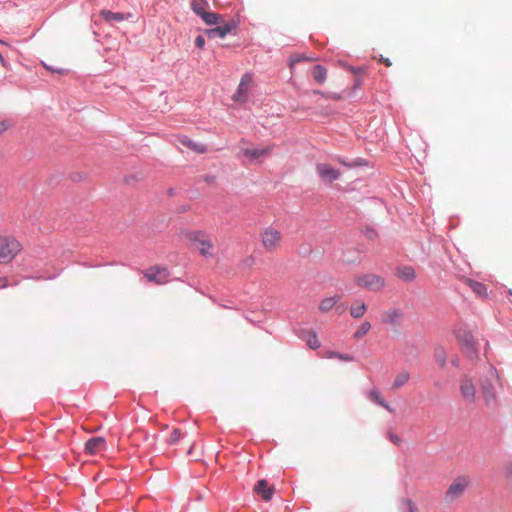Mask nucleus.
<instances>
[{
  "instance_id": "nucleus-5",
  "label": "nucleus",
  "mask_w": 512,
  "mask_h": 512,
  "mask_svg": "<svg viewBox=\"0 0 512 512\" xmlns=\"http://www.w3.org/2000/svg\"><path fill=\"white\" fill-rule=\"evenodd\" d=\"M459 391L462 399L473 404L477 399V390L472 377L468 374H463L459 379Z\"/></svg>"
},
{
  "instance_id": "nucleus-41",
  "label": "nucleus",
  "mask_w": 512,
  "mask_h": 512,
  "mask_svg": "<svg viewBox=\"0 0 512 512\" xmlns=\"http://www.w3.org/2000/svg\"><path fill=\"white\" fill-rule=\"evenodd\" d=\"M58 73H64V70L60 69V70H57Z\"/></svg>"
},
{
  "instance_id": "nucleus-4",
  "label": "nucleus",
  "mask_w": 512,
  "mask_h": 512,
  "mask_svg": "<svg viewBox=\"0 0 512 512\" xmlns=\"http://www.w3.org/2000/svg\"><path fill=\"white\" fill-rule=\"evenodd\" d=\"M470 484V479L468 476H458L453 480V482L449 485L444 499L447 503H452L459 497H461L467 487Z\"/></svg>"
},
{
  "instance_id": "nucleus-6",
  "label": "nucleus",
  "mask_w": 512,
  "mask_h": 512,
  "mask_svg": "<svg viewBox=\"0 0 512 512\" xmlns=\"http://www.w3.org/2000/svg\"><path fill=\"white\" fill-rule=\"evenodd\" d=\"M355 283L361 288H365L370 291H380L385 285V279L377 274L369 273L355 278Z\"/></svg>"
},
{
  "instance_id": "nucleus-23",
  "label": "nucleus",
  "mask_w": 512,
  "mask_h": 512,
  "mask_svg": "<svg viewBox=\"0 0 512 512\" xmlns=\"http://www.w3.org/2000/svg\"><path fill=\"white\" fill-rule=\"evenodd\" d=\"M207 6V2L205 0H193L191 2V8L195 14L201 17L205 12V7Z\"/></svg>"
},
{
  "instance_id": "nucleus-30",
  "label": "nucleus",
  "mask_w": 512,
  "mask_h": 512,
  "mask_svg": "<svg viewBox=\"0 0 512 512\" xmlns=\"http://www.w3.org/2000/svg\"><path fill=\"white\" fill-rule=\"evenodd\" d=\"M325 357L328 359L336 358V359H339L341 361H346V362L352 361V359H353L349 355L339 354V353L331 352V351L326 352Z\"/></svg>"
},
{
  "instance_id": "nucleus-27",
  "label": "nucleus",
  "mask_w": 512,
  "mask_h": 512,
  "mask_svg": "<svg viewBox=\"0 0 512 512\" xmlns=\"http://www.w3.org/2000/svg\"><path fill=\"white\" fill-rule=\"evenodd\" d=\"M371 329V324L368 321H364L361 323V325L357 328V330L354 333L355 339H361L364 337Z\"/></svg>"
},
{
  "instance_id": "nucleus-20",
  "label": "nucleus",
  "mask_w": 512,
  "mask_h": 512,
  "mask_svg": "<svg viewBox=\"0 0 512 512\" xmlns=\"http://www.w3.org/2000/svg\"><path fill=\"white\" fill-rule=\"evenodd\" d=\"M100 14L104 18V20L107 21V22H112V21L120 22V21H123V20H125L127 18L125 16V14H123V13L112 12V11H109V10H103V11H101Z\"/></svg>"
},
{
  "instance_id": "nucleus-17",
  "label": "nucleus",
  "mask_w": 512,
  "mask_h": 512,
  "mask_svg": "<svg viewBox=\"0 0 512 512\" xmlns=\"http://www.w3.org/2000/svg\"><path fill=\"white\" fill-rule=\"evenodd\" d=\"M367 310L366 304L362 300L355 301L350 307V315L355 318H361Z\"/></svg>"
},
{
  "instance_id": "nucleus-24",
  "label": "nucleus",
  "mask_w": 512,
  "mask_h": 512,
  "mask_svg": "<svg viewBox=\"0 0 512 512\" xmlns=\"http://www.w3.org/2000/svg\"><path fill=\"white\" fill-rule=\"evenodd\" d=\"M468 284H469V287L473 290V292H475L477 295L482 296V297L486 296L487 288L483 283H480V282H477L474 280H469Z\"/></svg>"
},
{
  "instance_id": "nucleus-18",
  "label": "nucleus",
  "mask_w": 512,
  "mask_h": 512,
  "mask_svg": "<svg viewBox=\"0 0 512 512\" xmlns=\"http://www.w3.org/2000/svg\"><path fill=\"white\" fill-rule=\"evenodd\" d=\"M369 398L376 402L377 404H379L380 406L384 407L386 410H388L389 412L393 413L394 412V409L387 403L384 401V399L382 398L381 396V393L380 391L377 389V388H373L370 392H369Z\"/></svg>"
},
{
  "instance_id": "nucleus-35",
  "label": "nucleus",
  "mask_w": 512,
  "mask_h": 512,
  "mask_svg": "<svg viewBox=\"0 0 512 512\" xmlns=\"http://www.w3.org/2000/svg\"><path fill=\"white\" fill-rule=\"evenodd\" d=\"M406 504L408 507V512H418L416 505L411 500H407Z\"/></svg>"
},
{
  "instance_id": "nucleus-15",
  "label": "nucleus",
  "mask_w": 512,
  "mask_h": 512,
  "mask_svg": "<svg viewBox=\"0 0 512 512\" xmlns=\"http://www.w3.org/2000/svg\"><path fill=\"white\" fill-rule=\"evenodd\" d=\"M232 24H224L215 28L205 30V34L209 39L224 38L233 29Z\"/></svg>"
},
{
  "instance_id": "nucleus-37",
  "label": "nucleus",
  "mask_w": 512,
  "mask_h": 512,
  "mask_svg": "<svg viewBox=\"0 0 512 512\" xmlns=\"http://www.w3.org/2000/svg\"><path fill=\"white\" fill-rule=\"evenodd\" d=\"M9 286L8 278L5 276L0 277V289H4Z\"/></svg>"
},
{
  "instance_id": "nucleus-8",
  "label": "nucleus",
  "mask_w": 512,
  "mask_h": 512,
  "mask_svg": "<svg viewBox=\"0 0 512 512\" xmlns=\"http://www.w3.org/2000/svg\"><path fill=\"white\" fill-rule=\"evenodd\" d=\"M262 244L268 251L277 249L281 242V233L274 228H266L261 235Z\"/></svg>"
},
{
  "instance_id": "nucleus-38",
  "label": "nucleus",
  "mask_w": 512,
  "mask_h": 512,
  "mask_svg": "<svg viewBox=\"0 0 512 512\" xmlns=\"http://www.w3.org/2000/svg\"><path fill=\"white\" fill-rule=\"evenodd\" d=\"M0 62H2V63L4 62V58L1 54H0Z\"/></svg>"
},
{
  "instance_id": "nucleus-40",
  "label": "nucleus",
  "mask_w": 512,
  "mask_h": 512,
  "mask_svg": "<svg viewBox=\"0 0 512 512\" xmlns=\"http://www.w3.org/2000/svg\"><path fill=\"white\" fill-rule=\"evenodd\" d=\"M0 44L6 45V42H4L3 40L0 39Z\"/></svg>"
},
{
  "instance_id": "nucleus-9",
  "label": "nucleus",
  "mask_w": 512,
  "mask_h": 512,
  "mask_svg": "<svg viewBox=\"0 0 512 512\" xmlns=\"http://www.w3.org/2000/svg\"><path fill=\"white\" fill-rule=\"evenodd\" d=\"M144 276L149 282L161 285L168 281L169 272L165 268L151 267L144 272Z\"/></svg>"
},
{
  "instance_id": "nucleus-25",
  "label": "nucleus",
  "mask_w": 512,
  "mask_h": 512,
  "mask_svg": "<svg viewBox=\"0 0 512 512\" xmlns=\"http://www.w3.org/2000/svg\"><path fill=\"white\" fill-rule=\"evenodd\" d=\"M202 20L207 24V25H214V24H217L220 22L221 20V15L217 14V13H214V12H205L202 16H201Z\"/></svg>"
},
{
  "instance_id": "nucleus-2",
  "label": "nucleus",
  "mask_w": 512,
  "mask_h": 512,
  "mask_svg": "<svg viewBox=\"0 0 512 512\" xmlns=\"http://www.w3.org/2000/svg\"><path fill=\"white\" fill-rule=\"evenodd\" d=\"M22 249V244L15 236L0 234V265L11 264Z\"/></svg>"
},
{
  "instance_id": "nucleus-22",
  "label": "nucleus",
  "mask_w": 512,
  "mask_h": 512,
  "mask_svg": "<svg viewBox=\"0 0 512 512\" xmlns=\"http://www.w3.org/2000/svg\"><path fill=\"white\" fill-rule=\"evenodd\" d=\"M183 236L194 245H199L205 234L202 231H187L183 233Z\"/></svg>"
},
{
  "instance_id": "nucleus-1",
  "label": "nucleus",
  "mask_w": 512,
  "mask_h": 512,
  "mask_svg": "<svg viewBox=\"0 0 512 512\" xmlns=\"http://www.w3.org/2000/svg\"><path fill=\"white\" fill-rule=\"evenodd\" d=\"M479 382L485 404L487 406L496 405L497 391L501 387L497 370L492 366H488L480 376Z\"/></svg>"
},
{
  "instance_id": "nucleus-33",
  "label": "nucleus",
  "mask_w": 512,
  "mask_h": 512,
  "mask_svg": "<svg viewBox=\"0 0 512 512\" xmlns=\"http://www.w3.org/2000/svg\"><path fill=\"white\" fill-rule=\"evenodd\" d=\"M195 45H196L198 48L202 49V48L204 47V45H205V39H204V37H203V36H201V35L197 36V37H196V39H195Z\"/></svg>"
},
{
  "instance_id": "nucleus-26",
  "label": "nucleus",
  "mask_w": 512,
  "mask_h": 512,
  "mask_svg": "<svg viewBox=\"0 0 512 512\" xmlns=\"http://www.w3.org/2000/svg\"><path fill=\"white\" fill-rule=\"evenodd\" d=\"M339 172L333 169L330 165H322V178H326L330 181L337 179Z\"/></svg>"
},
{
  "instance_id": "nucleus-29",
  "label": "nucleus",
  "mask_w": 512,
  "mask_h": 512,
  "mask_svg": "<svg viewBox=\"0 0 512 512\" xmlns=\"http://www.w3.org/2000/svg\"><path fill=\"white\" fill-rule=\"evenodd\" d=\"M305 341L312 349H317L320 346V341L315 333H307Z\"/></svg>"
},
{
  "instance_id": "nucleus-39",
  "label": "nucleus",
  "mask_w": 512,
  "mask_h": 512,
  "mask_svg": "<svg viewBox=\"0 0 512 512\" xmlns=\"http://www.w3.org/2000/svg\"><path fill=\"white\" fill-rule=\"evenodd\" d=\"M192 448H193V446H191V448H190V449H189V451H188V454H189V455H190V454H191V452H192Z\"/></svg>"
},
{
  "instance_id": "nucleus-3",
  "label": "nucleus",
  "mask_w": 512,
  "mask_h": 512,
  "mask_svg": "<svg viewBox=\"0 0 512 512\" xmlns=\"http://www.w3.org/2000/svg\"><path fill=\"white\" fill-rule=\"evenodd\" d=\"M254 86L255 84L253 76L249 73L244 74L241 77L240 83L236 91L232 95L233 102L239 105H244L245 103H247Z\"/></svg>"
},
{
  "instance_id": "nucleus-11",
  "label": "nucleus",
  "mask_w": 512,
  "mask_h": 512,
  "mask_svg": "<svg viewBox=\"0 0 512 512\" xmlns=\"http://www.w3.org/2000/svg\"><path fill=\"white\" fill-rule=\"evenodd\" d=\"M178 140L183 147L195 153L202 154L207 151V146L203 142L195 140L188 135L180 134Z\"/></svg>"
},
{
  "instance_id": "nucleus-12",
  "label": "nucleus",
  "mask_w": 512,
  "mask_h": 512,
  "mask_svg": "<svg viewBox=\"0 0 512 512\" xmlns=\"http://www.w3.org/2000/svg\"><path fill=\"white\" fill-rule=\"evenodd\" d=\"M106 450V440L103 437H93L85 443V452L94 455Z\"/></svg>"
},
{
  "instance_id": "nucleus-21",
  "label": "nucleus",
  "mask_w": 512,
  "mask_h": 512,
  "mask_svg": "<svg viewBox=\"0 0 512 512\" xmlns=\"http://www.w3.org/2000/svg\"><path fill=\"white\" fill-rule=\"evenodd\" d=\"M196 247L203 256L207 257V256L212 255L211 251H212L213 245L206 235L201 240L199 245H196Z\"/></svg>"
},
{
  "instance_id": "nucleus-28",
  "label": "nucleus",
  "mask_w": 512,
  "mask_h": 512,
  "mask_svg": "<svg viewBox=\"0 0 512 512\" xmlns=\"http://www.w3.org/2000/svg\"><path fill=\"white\" fill-rule=\"evenodd\" d=\"M340 298V295H334L333 297L322 299V311L330 310Z\"/></svg>"
},
{
  "instance_id": "nucleus-32",
  "label": "nucleus",
  "mask_w": 512,
  "mask_h": 512,
  "mask_svg": "<svg viewBox=\"0 0 512 512\" xmlns=\"http://www.w3.org/2000/svg\"><path fill=\"white\" fill-rule=\"evenodd\" d=\"M181 437H182L181 430L175 428L172 430V432L169 436L168 443L171 445H174L181 439Z\"/></svg>"
},
{
  "instance_id": "nucleus-34",
  "label": "nucleus",
  "mask_w": 512,
  "mask_h": 512,
  "mask_svg": "<svg viewBox=\"0 0 512 512\" xmlns=\"http://www.w3.org/2000/svg\"><path fill=\"white\" fill-rule=\"evenodd\" d=\"M389 438H390V440H391L394 444H396V445H400V443H401V439H400V437H399V436H397L396 434H394V433H389Z\"/></svg>"
},
{
  "instance_id": "nucleus-19",
  "label": "nucleus",
  "mask_w": 512,
  "mask_h": 512,
  "mask_svg": "<svg viewBox=\"0 0 512 512\" xmlns=\"http://www.w3.org/2000/svg\"><path fill=\"white\" fill-rule=\"evenodd\" d=\"M409 379H410V373L407 370H402L401 372H399L396 375L395 380L392 385V388L394 390L399 389L400 387L405 385L409 381Z\"/></svg>"
},
{
  "instance_id": "nucleus-14",
  "label": "nucleus",
  "mask_w": 512,
  "mask_h": 512,
  "mask_svg": "<svg viewBox=\"0 0 512 512\" xmlns=\"http://www.w3.org/2000/svg\"><path fill=\"white\" fill-rule=\"evenodd\" d=\"M274 487L270 486L265 479H261L257 482V484L254 487V492L259 494L263 500L269 501L271 500L273 494H274Z\"/></svg>"
},
{
  "instance_id": "nucleus-31",
  "label": "nucleus",
  "mask_w": 512,
  "mask_h": 512,
  "mask_svg": "<svg viewBox=\"0 0 512 512\" xmlns=\"http://www.w3.org/2000/svg\"><path fill=\"white\" fill-rule=\"evenodd\" d=\"M435 359L436 362L440 365V367H444L446 365V352L443 349H437L435 351Z\"/></svg>"
},
{
  "instance_id": "nucleus-7",
  "label": "nucleus",
  "mask_w": 512,
  "mask_h": 512,
  "mask_svg": "<svg viewBox=\"0 0 512 512\" xmlns=\"http://www.w3.org/2000/svg\"><path fill=\"white\" fill-rule=\"evenodd\" d=\"M380 321L383 325L399 328L403 321V311L399 308L390 307L381 313Z\"/></svg>"
},
{
  "instance_id": "nucleus-10",
  "label": "nucleus",
  "mask_w": 512,
  "mask_h": 512,
  "mask_svg": "<svg viewBox=\"0 0 512 512\" xmlns=\"http://www.w3.org/2000/svg\"><path fill=\"white\" fill-rule=\"evenodd\" d=\"M455 336L458 343L467 351L475 352V342L471 331L466 328L459 327L455 330Z\"/></svg>"
},
{
  "instance_id": "nucleus-16",
  "label": "nucleus",
  "mask_w": 512,
  "mask_h": 512,
  "mask_svg": "<svg viewBox=\"0 0 512 512\" xmlns=\"http://www.w3.org/2000/svg\"><path fill=\"white\" fill-rule=\"evenodd\" d=\"M395 275L405 282H411L416 277L415 269L412 266H399L396 268Z\"/></svg>"
},
{
  "instance_id": "nucleus-36",
  "label": "nucleus",
  "mask_w": 512,
  "mask_h": 512,
  "mask_svg": "<svg viewBox=\"0 0 512 512\" xmlns=\"http://www.w3.org/2000/svg\"><path fill=\"white\" fill-rule=\"evenodd\" d=\"M313 77L316 81H320V66L316 65L313 69Z\"/></svg>"
},
{
  "instance_id": "nucleus-13",
  "label": "nucleus",
  "mask_w": 512,
  "mask_h": 512,
  "mask_svg": "<svg viewBox=\"0 0 512 512\" xmlns=\"http://www.w3.org/2000/svg\"><path fill=\"white\" fill-rule=\"evenodd\" d=\"M272 150L271 146H265V147H246L242 148L241 152L244 156L248 157L249 159H259L263 156L268 155Z\"/></svg>"
}]
</instances>
